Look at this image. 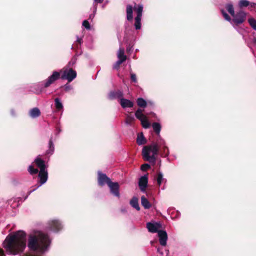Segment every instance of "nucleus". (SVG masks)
Here are the masks:
<instances>
[{
  "label": "nucleus",
  "mask_w": 256,
  "mask_h": 256,
  "mask_svg": "<svg viewBox=\"0 0 256 256\" xmlns=\"http://www.w3.org/2000/svg\"><path fill=\"white\" fill-rule=\"evenodd\" d=\"M26 234L23 231L10 234L3 242V246L10 254L17 255L22 253L26 246Z\"/></svg>",
  "instance_id": "nucleus-1"
},
{
  "label": "nucleus",
  "mask_w": 256,
  "mask_h": 256,
  "mask_svg": "<svg viewBox=\"0 0 256 256\" xmlns=\"http://www.w3.org/2000/svg\"><path fill=\"white\" fill-rule=\"evenodd\" d=\"M51 244L49 236L41 230H34L28 236V246L40 254L48 251Z\"/></svg>",
  "instance_id": "nucleus-2"
},
{
  "label": "nucleus",
  "mask_w": 256,
  "mask_h": 256,
  "mask_svg": "<svg viewBox=\"0 0 256 256\" xmlns=\"http://www.w3.org/2000/svg\"><path fill=\"white\" fill-rule=\"evenodd\" d=\"M163 150L164 155L166 156L168 153V150L165 145L164 141L160 139L156 143H153L149 146H144L142 150V155L144 160L150 162L154 163L159 150Z\"/></svg>",
  "instance_id": "nucleus-3"
},
{
  "label": "nucleus",
  "mask_w": 256,
  "mask_h": 256,
  "mask_svg": "<svg viewBox=\"0 0 256 256\" xmlns=\"http://www.w3.org/2000/svg\"><path fill=\"white\" fill-rule=\"evenodd\" d=\"M134 12L136 14L134 18V26L136 30H138L141 28V20L142 18L143 6L140 4H134V8L130 5H128L126 6V19L128 21L132 20L133 19V12Z\"/></svg>",
  "instance_id": "nucleus-4"
},
{
  "label": "nucleus",
  "mask_w": 256,
  "mask_h": 256,
  "mask_svg": "<svg viewBox=\"0 0 256 256\" xmlns=\"http://www.w3.org/2000/svg\"><path fill=\"white\" fill-rule=\"evenodd\" d=\"M34 162L36 166L40 169L38 174V177L40 179V184L34 188L30 190L28 192V194H30L32 192H34L39 187L44 184L47 182L48 179L47 166L45 164L44 161L42 159L40 155H38L36 156L34 160Z\"/></svg>",
  "instance_id": "nucleus-5"
},
{
  "label": "nucleus",
  "mask_w": 256,
  "mask_h": 256,
  "mask_svg": "<svg viewBox=\"0 0 256 256\" xmlns=\"http://www.w3.org/2000/svg\"><path fill=\"white\" fill-rule=\"evenodd\" d=\"M221 12L225 20L230 22L234 28L238 31V26L244 22L246 16V12L242 10H240L232 15V18H231L224 10H222Z\"/></svg>",
  "instance_id": "nucleus-6"
},
{
  "label": "nucleus",
  "mask_w": 256,
  "mask_h": 256,
  "mask_svg": "<svg viewBox=\"0 0 256 256\" xmlns=\"http://www.w3.org/2000/svg\"><path fill=\"white\" fill-rule=\"evenodd\" d=\"M60 77V72L57 71H54L52 74L49 76L46 80L36 84L34 86L36 88L34 92L40 94L42 92L43 88L49 87L54 82L58 80Z\"/></svg>",
  "instance_id": "nucleus-7"
},
{
  "label": "nucleus",
  "mask_w": 256,
  "mask_h": 256,
  "mask_svg": "<svg viewBox=\"0 0 256 256\" xmlns=\"http://www.w3.org/2000/svg\"><path fill=\"white\" fill-rule=\"evenodd\" d=\"M60 72L62 73L61 78L66 80L69 82L76 78L77 75L76 71L68 66L64 67L60 70Z\"/></svg>",
  "instance_id": "nucleus-8"
},
{
  "label": "nucleus",
  "mask_w": 256,
  "mask_h": 256,
  "mask_svg": "<svg viewBox=\"0 0 256 256\" xmlns=\"http://www.w3.org/2000/svg\"><path fill=\"white\" fill-rule=\"evenodd\" d=\"M63 228V224L62 222L58 219H52L49 220L46 226V229L48 230L54 232H58Z\"/></svg>",
  "instance_id": "nucleus-9"
},
{
  "label": "nucleus",
  "mask_w": 256,
  "mask_h": 256,
  "mask_svg": "<svg viewBox=\"0 0 256 256\" xmlns=\"http://www.w3.org/2000/svg\"><path fill=\"white\" fill-rule=\"evenodd\" d=\"M143 110L138 108L135 112L136 117L140 120L143 128H148L150 126V123L148 121L147 117L143 114Z\"/></svg>",
  "instance_id": "nucleus-10"
},
{
  "label": "nucleus",
  "mask_w": 256,
  "mask_h": 256,
  "mask_svg": "<svg viewBox=\"0 0 256 256\" xmlns=\"http://www.w3.org/2000/svg\"><path fill=\"white\" fill-rule=\"evenodd\" d=\"M108 186L110 188L111 194L117 198H120V186L118 182H111Z\"/></svg>",
  "instance_id": "nucleus-11"
},
{
  "label": "nucleus",
  "mask_w": 256,
  "mask_h": 256,
  "mask_svg": "<svg viewBox=\"0 0 256 256\" xmlns=\"http://www.w3.org/2000/svg\"><path fill=\"white\" fill-rule=\"evenodd\" d=\"M98 184L100 186H104L106 184L107 185L112 182L111 180L104 174L98 171Z\"/></svg>",
  "instance_id": "nucleus-12"
},
{
  "label": "nucleus",
  "mask_w": 256,
  "mask_h": 256,
  "mask_svg": "<svg viewBox=\"0 0 256 256\" xmlns=\"http://www.w3.org/2000/svg\"><path fill=\"white\" fill-rule=\"evenodd\" d=\"M146 228L148 231L152 233L158 232L162 228L160 224L158 222H148L146 224Z\"/></svg>",
  "instance_id": "nucleus-13"
},
{
  "label": "nucleus",
  "mask_w": 256,
  "mask_h": 256,
  "mask_svg": "<svg viewBox=\"0 0 256 256\" xmlns=\"http://www.w3.org/2000/svg\"><path fill=\"white\" fill-rule=\"evenodd\" d=\"M158 236L160 245L166 246L168 240L166 232L164 230H160L158 232Z\"/></svg>",
  "instance_id": "nucleus-14"
},
{
  "label": "nucleus",
  "mask_w": 256,
  "mask_h": 256,
  "mask_svg": "<svg viewBox=\"0 0 256 256\" xmlns=\"http://www.w3.org/2000/svg\"><path fill=\"white\" fill-rule=\"evenodd\" d=\"M124 96V94L122 91L118 90L116 91L110 92L108 94V98L110 100L115 98H118L119 101Z\"/></svg>",
  "instance_id": "nucleus-15"
},
{
  "label": "nucleus",
  "mask_w": 256,
  "mask_h": 256,
  "mask_svg": "<svg viewBox=\"0 0 256 256\" xmlns=\"http://www.w3.org/2000/svg\"><path fill=\"white\" fill-rule=\"evenodd\" d=\"M148 177L146 176H142L139 180L138 185L140 190L144 192L148 185Z\"/></svg>",
  "instance_id": "nucleus-16"
},
{
  "label": "nucleus",
  "mask_w": 256,
  "mask_h": 256,
  "mask_svg": "<svg viewBox=\"0 0 256 256\" xmlns=\"http://www.w3.org/2000/svg\"><path fill=\"white\" fill-rule=\"evenodd\" d=\"M120 106L124 108H132L134 106V103L131 100L122 98L119 102Z\"/></svg>",
  "instance_id": "nucleus-17"
},
{
  "label": "nucleus",
  "mask_w": 256,
  "mask_h": 256,
  "mask_svg": "<svg viewBox=\"0 0 256 256\" xmlns=\"http://www.w3.org/2000/svg\"><path fill=\"white\" fill-rule=\"evenodd\" d=\"M54 106L56 112H61L62 113L64 111V105L61 100L56 98L54 100Z\"/></svg>",
  "instance_id": "nucleus-18"
},
{
  "label": "nucleus",
  "mask_w": 256,
  "mask_h": 256,
  "mask_svg": "<svg viewBox=\"0 0 256 256\" xmlns=\"http://www.w3.org/2000/svg\"><path fill=\"white\" fill-rule=\"evenodd\" d=\"M29 115L32 118H38L40 115V111L38 108H32L30 110Z\"/></svg>",
  "instance_id": "nucleus-19"
},
{
  "label": "nucleus",
  "mask_w": 256,
  "mask_h": 256,
  "mask_svg": "<svg viewBox=\"0 0 256 256\" xmlns=\"http://www.w3.org/2000/svg\"><path fill=\"white\" fill-rule=\"evenodd\" d=\"M136 142L139 146L142 145L146 143V140L142 132L138 134L136 138Z\"/></svg>",
  "instance_id": "nucleus-20"
},
{
  "label": "nucleus",
  "mask_w": 256,
  "mask_h": 256,
  "mask_svg": "<svg viewBox=\"0 0 256 256\" xmlns=\"http://www.w3.org/2000/svg\"><path fill=\"white\" fill-rule=\"evenodd\" d=\"M118 60H123L124 62L126 60V56L124 54V50L123 48H120L117 54Z\"/></svg>",
  "instance_id": "nucleus-21"
},
{
  "label": "nucleus",
  "mask_w": 256,
  "mask_h": 256,
  "mask_svg": "<svg viewBox=\"0 0 256 256\" xmlns=\"http://www.w3.org/2000/svg\"><path fill=\"white\" fill-rule=\"evenodd\" d=\"M130 204L132 207L136 208L137 210H140V208L138 202V199L136 197H133L130 200Z\"/></svg>",
  "instance_id": "nucleus-22"
},
{
  "label": "nucleus",
  "mask_w": 256,
  "mask_h": 256,
  "mask_svg": "<svg viewBox=\"0 0 256 256\" xmlns=\"http://www.w3.org/2000/svg\"><path fill=\"white\" fill-rule=\"evenodd\" d=\"M141 204L146 209H148L151 207V204L144 196L141 197Z\"/></svg>",
  "instance_id": "nucleus-23"
},
{
  "label": "nucleus",
  "mask_w": 256,
  "mask_h": 256,
  "mask_svg": "<svg viewBox=\"0 0 256 256\" xmlns=\"http://www.w3.org/2000/svg\"><path fill=\"white\" fill-rule=\"evenodd\" d=\"M156 180L158 184L160 186L162 182H166V180L164 178L163 174L162 172H158L156 176Z\"/></svg>",
  "instance_id": "nucleus-24"
},
{
  "label": "nucleus",
  "mask_w": 256,
  "mask_h": 256,
  "mask_svg": "<svg viewBox=\"0 0 256 256\" xmlns=\"http://www.w3.org/2000/svg\"><path fill=\"white\" fill-rule=\"evenodd\" d=\"M54 150V146L51 138L48 142V149L46 150V154H52Z\"/></svg>",
  "instance_id": "nucleus-25"
},
{
  "label": "nucleus",
  "mask_w": 256,
  "mask_h": 256,
  "mask_svg": "<svg viewBox=\"0 0 256 256\" xmlns=\"http://www.w3.org/2000/svg\"><path fill=\"white\" fill-rule=\"evenodd\" d=\"M137 104L142 108H144L146 107L147 104V102L146 100L142 98H139L137 99L136 100Z\"/></svg>",
  "instance_id": "nucleus-26"
},
{
  "label": "nucleus",
  "mask_w": 256,
  "mask_h": 256,
  "mask_svg": "<svg viewBox=\"0 0 256 256\" xmlns=\"http://www.w3.org/2000/svg\"><path fill=\"white\" fill-rule=\"evenodd\" d=\"M227 11L230 13L231 16L234 14V10L232 4V3L227 4L225 6Z\"/></svg>",
  "instance_id": "nucleus-27"
},
{
  "label": "nucleus",
  "mask_w": 256,
  "mask_h": 256,
  "mask_svg": "<svg viewBox=\"0 0 256 256\" xmlns=\"http://www.w3.org/2000/svg\"><path fill=\"white\" fill-rule=\"evenodd\" d=\"M154 130L157 134H159L161 130V126L159 123L154 122L152 124Z\"/></svg>",
  "instance_id": "nucleus-28"
},
{
  "label": "nucleus",
  "mask_w": 256,
  "mask_h": 256,
  "mask_svg": "<svg viewBox=\"0 0 256 256\" xmlns=\"http://www.w3.org/2000/svg\"><path fill=\"white\" fill-rule=\"evenodd\" d=\"M250 2L248 0H240L238 5L240 8L247 7L250 6Z\"/></svg>",
  "instance_id": "nucleus-29"
},
{
  "label": "nucleus",
  "mask_w": 256,
  "mask_h": 256,
  "mask_svg": "<svg viewBox=\"0 0 256 256\" xmlns=\"http://www.w3.org/2000/svg\"><path fill=\"white\" fill-rule=\"evenodd\" d=\"M134 120V116L128 115L126 117L125 123L127 125L131 126Z\"/></svg>",
  "instance_id": "nucleus-30"
},
{
  "label": "nucleus",
  "mask_w": 256,
  "mask_h": 256,
  "mask_svg": "<svg viewBox=\"0 0 256 256\" xmlns=\"http://www.w3.org/2000/svg\"><path fill=\"white\" fill-rule=\"evenodd\" d=\"M248 22L250 26L256 30V20L252 18H250L248 19Z\"/></svg>",
  "instance_id": "nucleus-31"
},
{
  "label": "nucleus",
  "mask_w": 256,
  "mask_h": 256,
  "mask_svg": "<svg viewBox=\"0 0 256 256\" xmlns=\"http://www.w3.org/2000/svg\"><path fill=\"white\" fill-rule=\"evenodd\" d=\"M92 10H93V13L89 16V19L91 20H92L94 17L97 10V6L94 3L93 4Z\"/></svg>",
  "instance_id": "nucleus-32"
},
{
  "label": "nucleus",
  "mask_w": 256,
  "mask_h": 256,
  "mask_svg": "<svg viewBox=\"0 0 256 256\" xmlns=\"http://www.w3.org/2000/svg\"><path fill=\"white\" fill-rule=\"evenodd\" d=\"M28 170L31 174H36L38 172V170L34 168V167L32 165L28 166Z\"/></svg>",
  "instance_id": "nucleus-33"
},
{
  "label": "nucleus",
  "mask_w": 256,
  "mask_h": 256,
  "mask_svg": "<svg viewBox=\"0 0 256 256\" xmlns=\"http://www.w3.org/2000/svg\"><path fill=\"white\" fill-rule=\"evenodd\" d=\"M248 10L250 11H252L256 12V3L250 2L248 7Z\"/></svg>",
  "instance_id": "nucleus-34"
},
{
  "label": "nucleus",
  "mask_w": 256,
  "mask_h": 256,
  "mask_svg": "<svg viewBox=\"0 0 256 256\" xmlns=\"http://www.w3.org/2000/svg\"><path fill=\"white\" fill-rule=\"evenodd\" d=\"M82 26H84L86 30L90 29V26L89 22L87 20H84L82 23Z\"/></svg>",
  "instance_id": "nucleus-35"
},
{
  "label": "nucleus",
  "mask_w": 256,
  "mask_h": 256,
  "mask_svg": "<svg viewBox=\"0 0 256 256\" xmlns=\"http://www.w3.org/2000/svg\"><path fill=\"white\" fill-rule=\"evenodd\" d=\"M123 62V60H118L116 63L114 64L113 66V68L114 69H116V70H118L119 68V67H120V64H122Z\"/></svg>",
  "instance_id": "nucleus-36"
},
{
  "label": "nucleus",
  "mask_w": 256,
  "mask_h": 256,
  "mask_svg": "<svg viewBox=\"0 0 256 256\" xmlns=\"http://www.w3.org/2000/svg\"><path fill=\"white\" fill-rule=\"evenodd\" d=\"M76 62V59L75 58H72L68 64V66H68L69 68H71L72 66Z\"/></svg>",
  "instance_id": "nucleus-37"
},
{
  "label": "nucleus",
  "mask_w": 256,
  "mask_h": 256,
  "mask_svg": "<svg viewBox=\"0 0 256 256\" xmlns=\"http://www.w3.org/2000/svg\"><path fill=\"white\" fill-rule=\"evenodd\" d=\"M150 168V164H144L141 166V170L143 171H145L148 169Z\"/></svg>",
  "instance_id": "nucleus-38"
},
{
  "label": "nucleus",
  "mask_w": 256,
  "mask_h": 256,
  "mask_svg": "<svg viewBox=\"0 0 256 256\" xmlns=\"http://www.w3.org/2000/svg\"><path fill=\"white\" fill-rule=\"evenodd\" d=\"M130 78H131V80L134 82H137V79H136V74H130Z\"/></svg>",
  "instance_id": "nucleus-39"
},
{
  "label": "nucleus",
  "mask_w": 256,
  "mask_h": 256,
  "mask_svg": "<svg viewBox=\"0 0 256 256\" xmlns=\"http://www.w3.org/2000/svg\"><path fill=\"white\" fill-rule=\"evenodd\" d=\"M64 88L66 91H68L72 89V86L68 84H66L64 86Z\"/></svg>",
  "instance_id": "nucleus-40"
},
{
  "label": "nucleus",
  "mask_w": 256,
  "mask_h": 256,
  "mask_svg": "<svg viewBox=\"0 0 256 256\" xmlns=\"http://www.w3.org/2000/svg\"><path fill=\"white\" fill-rule=\"evenodd\" d=\"M10 114L12 115V116H16V111L12 109L10 110Z\"/></svg>",
  "instance_id": "nucleus-41"
},
{
  "label": "nucleus",
  "mask_w": 256,
  "mask_h": 256,
  "mask_svg": "<svg viewBox=\"0 0 256 256\" xmlns=\"http://www.w3.org/2000/svg\"><path fill=\"white\" fill-rule=\"evenodd\" d=\"M56 134H58L62 132V130L60 127L58 126L56 128Z\"/></svg>",
  "instance_id": "nucleus-42"
},
{
  "label": "nucleus",
  "mask_w": 256,
  "mask_h": 256,
  "mask_svg": "<svg viewBox=\"0 0 256 256\" xmlns=\"http://www.w3.org/2000/svg\"><path fill=\"white\" fill-rule=\"evenodd\" d=\"M0 256H5L3 250L0 248Z\"/></svg>",
  "instance_id": "nucleus-43"
},
{
  "label": "nucleus",
  "mask_w": 256,
  "mask_h": 256,
  "mask_svg": "<svg viewBox=\"0 0 256 256\" xmlns=\"http://www.w3.org/2000/svg\"><path fill=\"white\" fill-rule=\"evenodd\" d=\"M104 0H94V2L96 3H102Z\"/></svg>",
  "instance_id": "nucleus-44"
},
{
  "label": "nucleus",
  "mask_w": 256,
  "mask_h": 256,
  "mask_svg": "<svg viewBox=\"0 0 256 256\" xmlns=\"http://www.w3.org/2000/svg\"><path fill=\"white\" fill-rule=\"evenodd\" d=\"M77 42H78L80 44H81V42H82V38H78V36L77 37V40H76Z\"/></svg>",
  "instance_id": "nucleus-45"
},
{
  "label": "nucleus",
  "mask_w": 256,
  "mask_h": 256,
  "mask_svg": "<svg viewBox=\"0 0 256 256\" xmlns=\"http://www.w3.org/2000/svg\"><path fill=\"white\" fill-rule=\"evenodd\" d=\"M176 212H177V217L178 216V211L177 210L176 211Z\"/></svg>",
  "instance_id": "nucleus-46"
},
{
  "label": "nucleus",
  "mask_w": 256,
  "mask_h": 256,
  "mask_svg": "<svg viewBox=\"0 0 256 256\" xmlns=\"http://www.w3.org/2000/svg\"><path fill=\"white\" fill-rule=\"evenodd\" d=\"M152 243H153V242L151 241V244H152Z\"/></svg>",
  "instance_id": "nucleus-47"
},
{
  "label": "nucleus",
  "mask_w": 256,
  "mask_h": 256,
  "mask_svg": "<svg viewBox=\"0 0 256 256\" xmlns=\"http://www.w3.org/2000/svg\"><path fill=\"white\" fill-rule=\"evenodd\" d=\"M255 42H256V38H255Z\"/></svg>",
  "instance_id": "nucleus-48"
}]
</instances>
